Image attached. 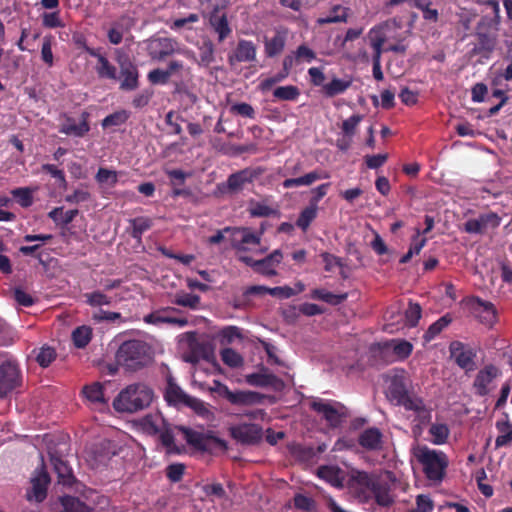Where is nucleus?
<instances>
[{
  "label": "nucleus",
  "mask_w": 512,
  "mask_h": 512,
  "mask_svg": "<svg viewBox=\"0 0 512 512\" xmlns=\"http://www.w3.org/2000/svg\"><path fill=\"white\" fill-rule=\"evenodd\" d=\"M32 488L27 493L29 500L34 499L41 502L46 497L47 486L49 484V476L43 467L37 469L31 479Z\"/></svg>",
  "instance_id": "obj_15"
},
{
  "label": "nucleus",
  "mask_w": 512,
  "mask_h": 512,
  "mask_svg": "<svg viewBox=\"0 0 512 512\" xmlns=\"http://www.w3.org/2000/svg\"><path fill=\"white\" fill-rule=\"evenodd\" d=\"M496 428L500 433L495 440L496 448L508 446L512 442V424L508 415L503 421H497Z\"/></svg>",
  "instance_id": "obj_30"
},
{
  "label": "nucleus",
  "mask_w": 512,
  "mask_h": 512,
  "mask_svg": "<svg viewBox=\"0 0 512 512\" xmlns=\"http://www.w3.org/2000/svg\"><path fill=\"white\" fill-rule=\"evenodd\" d=\"M255 174L252 170L244 169L229 176L227 186L230 191L238 192L243 189L245 184L252 182Z\"/></svg>",
  "instance_id": "obj_27"
},
{
  "label": "nucleus",
  "mask_w": 512,
  "mask_h": 512,
  "mask_svg": "<svg viewBox=\"0 0 512 512\" xmlns=\"http://www.w3.org/2000/svg\"><path fill=\"white\" fill-rule=\"evenodd\" d=\"M22 207H28L32 204V190L29 188H16L11 191Z\"/></svg>",
  "instance_id": "obj_63"
},
{
  "label": "nucleus",
  "mask_w": 512,
  "mask_h": 512,
  "mask_svg": "<svg viewBox=\"0 0 512 512\" xmlns=\"http://www.w3.org/2000/svg\"><path fill=\"white\" fill-rule=\"evenodd\" d=\"M248 212L253 217H269L279 214L278 208L276 206H270L266 200L250 201Z\"/></svg>",
  "instance_id": "obj_31"
},
{
  "label": "nucleus",
  "mask_w": 512,
  "mask_h": 512,
  "mask_svg": "<svg viewBox=\"0 0 512 512\" xmlns=\"http://www.w3.org/2000/svg\"><path fill=\"white\" fill-rule=\"evenodd\" d=\"M95 70L100 78L116 80L117 69L110 61L104 56L99 57V62L95 66Z\"/></svg>",
  "instance_id": "obj_38"
},
{
  "label": "nucleus",
  "mask_w": 512,
  "mask_h": 512,
  "mask_svg": "<svg viewBox=\"0 0 512 512\" xmlns=\"http://www.w3.org/2000/svg\"><path fill=\"white\" fill-rule=\"evenodd\" d=\"M143 429L149 434H158L164 426L160 415H147L142 420Z\"/></svg>",
  "instance_id": "obj_47"
},
{
  "label": "nucleus",
  "mask_w": 512,
  "mask_h": 512,
  "mask_svg": "<svg viewBox=\"0 0 512 512\" xmlns=\"http://www.w3.org/2000/svg\"><path fill=\"white\" fill-rule=\"evenodd\" d=\"M95 179L103 188L110 189L116 185L118 181V173L107 168H100Z\"/></svg>",
  "instance_id": "obj_39"
},
{
  "label": "nucleus",
  "mask_w": 512,
  "mask_h": 512,
  "mask_svg": "<svg viewBox=\"0 0 512 512\" xmlns=\"http://www.w3.org/2000/svg\"><path fill=\"white\" fill-rule=\"evenodd\" d=\"M411 451L422 464L424 473L429 480L437 482L442 480L448 465L447 457L443 452L419 444L413 446Z\"/></svg>",
  "instance_id": "obj_3"
},
{
  "label": "nucleus",
  "mask_w": 512,
  "mask_h": 512,
  "mask_svg": "<svg viewBox=\"0 0 512 512\" xmlns=\"http://www.w3.org/2000/svg\"><path fill=\"white\" fill-rule=\"evenodd\" d=\"M116 61L120 68V88L122 90H135L138 87V69L129 57L120 49L115 50Z\"/></svg>",
  "instance_id": "obj_7"
},
{
  "label": "nucleus",
  "mask_w": 512,
  "mask_h": 512,
  "mask_svg": "<svg viewBox=\"0 0 512 512\" xmlns=\"http://www.w3.org/2000/svg\"><path fill=\"white\" fill-rule=\"evenodd\" d=\"M230 242L239 257L240 255H244L246 251L260 244L261 233L256 234L247 227L233 228Z\"/></svg>",
  "instance_id": "obj_8"
},
{
  "label": "nucleus",
  "mask_w": 512,
  "mask_h": 512,
  "mask_svg": "<svg viewBox=\"0 0 512 512\" xmlns=\"http://www.w3.org/2000/svg\"><path fill=\"white\" fill-rule=\"evenodd\" d=\"M478 43L475 50L478 52H492L496 46V37L485 33H479L477 35Z\"/></svg>",
  "instance_id": "obj_53"
},
{
  "label": "nucleus",
  "mask_w": 512,
  "mask_h": 512,
  "mask_svg": "<svg viewBox=\"0 0 512 512\" xmlns=\"http://www.w3.org/2000/svg\"><path fill=\"white\" fill-rule=\"evenodd\" d=\"M420 232L417 230L416 236L413 238V241L410 245L408 252L402 256L400 259L401 263H407L414 256L418 255L422 248L426 245V238H420Z\"/></svg>",
  "instance_id": "obj_51"
},
{
  "label": "nucleus",
  "mask_w": 512,
  "mask_h": 512,
  "mask_svg": "<svg viewBox=\"0 0 512 512\" xmlns=\"http://www.w3.org/2000/svg\"><path fill=\"white\" fill-rule=\"evenodd\" d=\"M245 380L249 385L255 387H274L279 383V379L275 375L268 373L267 370H262L258 373L247 374L245 376Z\"/></svg>",
  "instance_id": "obj_26"
},
{
  "label": "nucleus",
  "mask_w": 512,
  "mask_h": 512,
  "mask_svg": "<svg viewBox=\"0 0 512 512\" xmlns=\"http://www.w3.org/2000/svg\"><path fill=\"white\" fill-rule=\"evenodd\" d=\"M316 216L317 205L311 204L302 210V212L299 215V218L296 221V225L303 231H306L311 222L316 218Z\"/></svg>",
  "instance_id": "obj_45"
},
{
  "label": "nucleus",
  "mask_w": 512,
  "mask_h": 512,
  "mask_svg": "<svg viewBox=\"0 0 512 512\" xmlns=\"http://www.w3.org/2000/svg\"><path fill=\"white\" fill-rule=\"evenodd\" d=\"M214 46L210 41H205L199 47V59L198 64L203 67H208L212 62H214Z\"/></svg>",
  "instance_id": "obj_48"
},
{
  "label": "nucleus",
  "mask_w": 512,
  "mask_h": 512,
  "mask_svg": "<svg viewBox=\"0 0 512 512\" xmlns=\"http://www.w3.org/2000/svg\"><path fill=\"white\" fill-rule=\"evenodd\" d=\"M146 323L156 324V323H172L178 325L179 327H184L188 324V321L184 318H171V317H162L158 313H151L144 318Z\"/></svg>",
  "instance_id": "obj_52"
},
{
  "label": "nucleus",
  "mask_w": 512,
  "mask_h": 512,
  "mask_svg": "<svg viewBox=\"0 0 512 512\" xmlns=\"http://www.w3.org/2000/svg\"><path fill=\"white\" fill-rule=\"evenodd\" d=\"M348 8L342 5H334L329 11V14L324 17H320L317 19V24L322 26L331 23H342L346 22L348 18Z\"/></svg>",
  "instance_id": "obj_29"
},
{
  "label": "nucleus",
  "mask_w": 512,
  "mask_h": 512,
  "mask_svg": "<svg viewBox=\"0 0 512 512\" xmlns=\"http://www.w3.org/2000/svg\"><path fill=\"white\" fill-rule=\"evenodd\" d=\"M477 305L479 309H482V312L484 313V315L482 316V321L487 324H492L496 319V310L493 304L478 299Z\"/></svg>",
  "instance_id": "obj_62"
},
{
  "label": "nucleus",
  "mask_w": 512,
  "mask_h": 512,
  "mask_svg": "<svg viewBox=\"0 0 512 512\" xmlns=\"http://www.w3.org/2000/svg\"><path fill=\"white\" fill-rule=\"evenodd\" d=\"M316 58V53L307 45H300L295 51L285 56L283 66L286 70H291L294 66L302 63H310Z\"/></svg>",
  "instance_id": "obj_18"
},
{
  "label": "nucleus",
  "mask_w": 512,
  "mask_h": 512,
  "mask_svg": "<svg viewBox=\"0 0 512 512\" xmlns=\"http://www.w3.org/2000/svg\"><path fill=\"white\" fill-rule=\"evenodd\" d=\"M55 357V350L51 347L44 346L37 353L36 361L41 367H48L54 361Z\"/></svg>",
  "instance_id": "obj_60"
},
{
  "label": "nucleus",
  "mask_w": 512,
  "mask_h": 512,
  "mask_svg": "<svg viewBox=\"0 0 512 512\" xmlns=\"http://www.w3.org/2000/svg\"><path fill=\"white\" fill-rule=\"evenodd\" d=\"M382 433L378 428L372 427L359 435V444L367 450H380L382 448Z\"/></svg>",
  "instance_id": "obj_21"
},
{
  "label": "nucleus",
  "mask_w": 512,
  "mask_h": 512,
  "mask_svg": "<svg viewBox=\"0 0 512 512\" xmlns=\"http://www.w3.org/2000/svg\"><path fill=\"white\" fill-rule=\"evenodd\" d=\"M231 436L244 444H254L262 438V429L257 424H239L230 428Z\"/></svg>",
  "instance_id": "obj_14"
},
{
  "label": "nucleus",
  "mask_w": 512,
  "mask_h": 512,
  "mask_svg": "<svg viewBox=\"0 0 512 512\" xmlns=\"http://www.w3.org/2000/svg\"><path fill=\"white\" fill-rule=\"evenodd\" d=\"M153 352L146 342L129 340L124 342L116 353V361L126 370L136 371L152 362Z\"/></svg>",
  "instance_id": "obj_1"
},
{
  "label": "nucleus",
  "mask_w": 512,
  "mask_h": 512,
  "mask_svg": "<svg viewBox=\"0 0 512 512\" xmlns=\"http://www.w3.org/2000/svg\"><path fill=\"white\" fill-rule=\"evenodd\" d=\"M186 406L193 409L196 414L207 421H212L214 419V413L212 412L210 405L198 398H188Z\"/></svg>",
  "instance_id": "obj_35"
},
{
  "label": "nucleus",
  "mask_w": 512,
  "mask_h": 512,
  "mask_svg": "<svg viewBox=\"0 0 512 512\" xmlns=\"http://www.w3.org/2000/svg\"><path fill=\"white\" fill-rule=\"evenodd\" d=\"M287 33L284 30H277L271 38L264 42L265 54L267 57H275L280 54L286 44Z\"/></svg>",
  "instance_id": "obj_22"
},
{
  "label": "nucleus",
  "mask_w": 512,
  "mask_h": 512,
  "mask_svg": "<svg viewBox=\"0 0 512 512\" xmlns=\"http://www.w3.org/2000/svg\"><path fill=\"white\" fill-rule=\"evenodd\" d=\"M264 396L253 391H233L230 403L234 405H254L263 401Z\"/></svg>",
  "instance_id": "obj_28"
},
{
  "label": "nucleus",
  "mask_w": 512,
  "mask_h": 512,
  "mask_svg": "<svg viewBox=\"0 0 512 512\" xmlns=\"http://www.w3.org/2000/svg\"><path fill=\"white\" fill-rule=\"evenodd\" d=\"M398 404L403 405L407 410L413 411L422 422L430 419V410L423 400L418 397L407 395Z\"/></svg>",
  "instance_id": "obj_23"
},
{
  "label": "nucleus",
  "mask_w": 512,
  "mask_h": 512,
  "mask_svg": "<svg viewBox=\"0 0 512 512\" xmlns=\"http://www.w3.org/2000/svg\"><path fill=\"white\" fill-rule=\"evenodd\" d=\"M52 43H53L52 36H45L43 38V43H42V48H41V59L49 67L53 66V64H54Z\"/></svg>",
  "instance_id": "obj_57"
},
{
  "label": "nucleus",
  "mask_w": 512,
  "mask_h": 512,
  "mask_svg": "<svg viewBox=\"0 0 512 512\" xmlns=\"http://www.w3.org/2000/svg\"><path fill=\"white\" fill-rule=\"evenodd\" d=\"M147 52L153 60L161 61L175 54L182 53L188 58L195 59L194 53L190 50H181L178 43L171 38L158 37L147 41Z\"/></svg>",
  "instance_id": "obj_5"
},
{
  "label": "nucleus",
  "mask_w": 512,
  "mask_h": 512,
  "mask_svg": "<svg viewBox=\"0 0 512 512\" xmlns=\"http://www.w3.org/2000/svg\"><path fill=\"white\" fill-rule=\"evenodd\" d=\"M451 355L462 369L473 370L474 354L470 349H465L460 343H453L451 345Z\"/></svg>",
  "instance_id": "obj_20"
},
{
  "label": "nucleus",
  "mask_w": 512,
  "mask_h": 512,
  "mask_svg": "<svg viewBox=\"0 0 512 512\" xmlns=\"http://www.w3.org/2000/svg\"><path fill=\"white\" fill-rule=\"evenodd\" d=\"M317 475L335 487H342L345 480V473L336 466H321Z\"/></svg>",
  "instance_id": "obj_25"
},
{
  "label": "nucleus",
  "mask_w": 512,
  "mask_h": 512,
  "mask_svg": "<svg viewBox=\"0 0 512 512\" xmlns=\"http://www.w3.org/2000/svg\"><path fill=\"white\" fill-rule=\"evenodd\" d=\"M283 254L280 250H274L270 255L261 259L254 260L246 255H240L239 260L252 267L257 273L265 276H275L277 274L276 266L282 261Z\"/></svg>",
  "instance_id": "obj_9"
},
{
  "label": "nucleus",
  "mask_w": 512,
  "mask_h": 512,
  "mask_svg": "<svg viewBox=\"0 0 512 512\" xmlns=\"http://www.w3.org/2000/svg\"><path fill=\"white\" fill-rule=\"evenodd\" d=\"M370 490L379 505L388 506L392 503L393 499L386 484L375 481Z\"/></svg>",
  "instance_id": "obj_37"
},
{
  "label": "nucleus",
  "mask_w": 512,
  "mask_h": 512,
  "mask_svg": "<svg viewBox=\"0 0 512 512\" xmlns=\"http://www.w3.org/2000/svg\"><path fill=\"white\" fill-rule=\"evenodd\" d=\"M322 178H327V175H321L317 171H312V172H310L304 176L298 177V178L286 179L283 182V187L288 189V188L297 187V186H309L312 183H314L315 181L322 179Z\"/></svg>",
  "instance_id": "obj_33"
},
{
  "label": "nucleus",
  "mask_w": 512,
  "mask_h": 512,
  "mask_svg": "<svg viewBox=\"0 0 512 512\" xmlns=\"http://www.w3.org/2000/svg\"><path fill=\"white\" fill-rule=\"evenodd\" d=\"M89 129L87 114L83 113L80 120L65 117L60 123L59 132L68 136L83 137Z\"/></svg>",
  "instance_id": "obj_17"
},
{
  "label": "nucleus",
  "mask_w": 512,
  "mask_h": 512,
  "mask_svg": "<svg viewBox=\"0 0 512 512\" xmlns=\"http://www.w3.org/2000/svg\"><path fill=\"white\" fill-rule=\"evenodd\" d=\"M61 503L63 512H90V508L85 503L72 496L63 497Z\"/></svg>",
  "instance_id": "obj_46"
},
{
  "label": "nucleus",
  "mask_w": 512,
  "mask_h": 512,
  "mask_svg": "<svg viewBox=\"0 0 512 512\" xmlns=\"http://www.w3.org/2000/svg\"><path fill=\"white\" fill-rule=\"evenodd\" d=\"M257 47L249 40L241 39L238 41L236 47L228 54V63L230 66H235L238 63L253 62L256 60Z\"/></svg>",
  "instance_id": "obj_12"
},
{
  "label": "nucleus",
  "mask_w": 512,
  "mask_h": 512,
  "mask_svg": "<svg viewBox=\"0 0 512 512\" xmlns=\"http://www.w3.org/2000/svg\"><path fill=\"white\" fill-rule=\"evenodd\" d=\"M88 401L96 407H102L107 403L104 396L103 386L100 383H93L86 386L83 390Z\"/></svg>",
  "instance_id": "obj_32"
},
{
  "label": "nucleus",
  "mask_w": 512,
  "mask_h": 512,
  "mask_svg": "<svg viewBox=\"0 0 512 512\" xmlns=\"http://www.w3.org/2000/svg\"><path fill=\"white\" fill-rule=\"evenodd\" d=\"M153 400V391L143 383H134L123 389L113 401L118 412L134 413L147 408Z\"/></svg>",
  "instance_id": "obj_2"
},
{
  "label": "nucleus",
  "mask_w": 512,
  "mask_h": 512,
  "mask_svg": "<svg viewBox=\"0 0 512 512\" xmlns=\"http://www.w3.org/2000/svg\"><path fill=\"white\" fill-rule=\"evenodd\" d=\"M179 431L187 443L198 451L216 454L227 449L226 441L215 436L212 432L204 433L185 427L179 428Z\"/></svg>",
  "instance_id": "obj_4"
},
{
  "label": "nucleus",
  "mask_w": 512,
  "mask_h": 512,
  "mask_svg": "<svg viewBox=\"0 0 512 512\" xmlns=\"http://www.w3.org/2000/svg\"><path fill=\"white\" fill-rule=\"evenodd\" d=\"M84 296L87 304L92 307L109 305L111 303V299L100 291L86 293Z\"/></svg>",
  "instance_id": "obj_59"
},
{
  "label": "nucleus",
  "mask_w": 512,
  "mask_h": 512,
  "mask_svg": "<svg viewBox=\"0 0 512 512\" xmlns=\"http://www.w3.org/2000/svg\"><path fill=\"white\" fill-rule=\"evenodd\" d=\"M400 29V24L395 20H388L385 23L379 25L371 29V31L378 36L379 38H383V42L387 43L390 40H395L397 42H402L404 37H402L398 30Z\"/></svg>",
  "instance_id": "obj_19"
},
{
  "label": "nucleus",
  "mask_w": 512,
  "mask_h": 512,
  "mask_svg": "<svg viewBox=\"0 0 512 512\" xmlns=\"http://www.w3.org/2000/svg\"><path fill=\"white\" fill-rule=\"evenodd\" d=\"M387 396L398 404L408 395L406 377L402 370H394L384 375Z\"/></svg>",
  "instance_id": "obj_11"
},
{
  "label": "nucleus",
  "mask_w": 512,
  "mask_h": 512,
  "mask_svg": "<svg viewBox=\"0 0 512 512\" xmlns=\"http://www.w3.org/2000/svg\"><path fill=\"white\" fill-rule=\"evenodd\" d=\"M78 215L77 209L63 211L62 208L57 207L49 212L48 216L56 223L67 225L71 223L74 218Z\"/></svg>",
  "instance_id": "obj_44"
},
{
  "label": "nucleus",
  "mask_w": 512,
  "mask_h": 512,
  "mask_svg": "<svg viewBox=\"0 0 512 512\" xmlns=\"http://www.w3.org/2000/svg\"><path fill=\"white\" fill-rule=\"evenodd\" d=\"M299 95H300L299 89L293 85L280 86V87H277L273 91V96L276 99L283 100V101L296 100Z\"/></svg>",
  "instance_id": "obj_49"
},
{
  "label": "nucleus",
  "mask_w": 512,
  "mask_h": 512,
  "mask_svg": "<svg viewBox=\"0 0 512 512\" xmlns=\"http://www.w3.org/2000/svg\"><path fill=\"white\" fill-rule=\"evenodd\" d=\"M210 23L214 31L218 34L219 42H222L231 34V28L229 27L227 18L225 15L213 16Z\"/></svg>",
  "instance_id": "obj_42"
},
{
  "label": "nucleus",
  "mask_w": 512,
  "mask_h": 512,
  "mask_svg": "<svg viewBox=\"0 0 512 512\" xmlns=\"http://www.w3.org/2000/svg\"><path fill=\"white\" fill-rule=\"evenodd\" d=\"M132 226V236L140 239L142 234L151 228L152 220L148 217H137L130 221Z\"/></svg>",
  "instance_id": "obj_50"
},
{
  "label": "nucleus",
  "mask_w": 512,
  "mask_h": 512,
  "mask_svg": "<svg viewBox=\"0 0 512 512\" xmlns=\"http://www.w3.org/2000/svg\"><path fill=\"white\" fill-rule=\"evenodd\" d=\"M449 434L450 430L444 423H433L429 428L430 441L435 445L446 443Z\"/></svg>",
  "instance_id": "obj_34"
},
{
  "label": "nucleus",
  "mask_w": 512,
  "mask_h": 512,
  "mask_svg": "<svg viewBox=\"0 0 512 512\" xmlns=\"http://www.w3.org/2000/svg\"><path fill=\"white\" fill-rule=\"evenodd\" d=\"M191 397L192 396L186 394L183 390L174 384L170 383L167 388L166 398L169 402L183 403L187 405V399Z\"/></svg>",
  "instance_id": "obj_54"
},
{
  "label": "nucleus",
  "mask_w": 512,
  "mask_h": 512,
  "mask_svg": "<svg viewBox=\"0 0 512 512\" xmlns=\"http://www.w3.org/2000/svg\"><path fill=\"white\" fill-rule=\"evenodd\" d=\"M350 86V80L334 78L329 83L323 85V92L328 97H334L344 93Z\"/></svg>",
  "instance_id": "obj_36"
},
{
  "label": "nucleus",
  "mask_w": 512,
  "mask_h": 512,
  "mask_svg": "<svg viewBox=\"0 0 512 512\" xmlns=\"http://www.w3.org/2000/svg\"><path fill=\"white\" fill-rule=\"evenodd\" d=\"M313 299L322 300L331 305H337L347 298V294H334L325 289H314L311 292Z\"/></svg>",
  "instance_id": "obj_40"
},
{
  "label": "nucleus",
  "mask_w": 512,
  "mask_h": 512,
  "mask_svg": "<svg viewBox=\"0 0 512 512\" xmlns=\"http://www.w3.org/2000/svg\"><path fill=\"white\" fill-rule=\"evenodd\" d=\"M175 303L180 306L195 309L200 303V297L191 293L178 294L175 297Z\"/></svg>",
  "instance_id": "obj_61"
},
{
  "label": "nucleus",
  "mask_w": 512,
  "mask_h": 512,
  "mask_svg": "<svg viewBox=\"0 0 512 512\" xmlns=\"http://www.w3.org/2000/svg\"><path fill=\"white\" fill-rule=\"evenodd\" d=\"M158 434L162 445L168 453H180V450L174 443V436L171 430L162 428Z\"/></svg>",
  "instance_id": "obj_58"
},
{
  "label": "nucleus",
  "mask_w": 512,
  "mask_h": 512,
  "mask_svg": "<svg viewBox=\"0 0 512 512\" xmlns=\"http://www.w3.org/2000/svg\"><path fill=\"white\" fill-rule=\"evenodd\" d=\"M451 319L448 316H443L434 322L426 331L424 338L426 341L434 339L445 327L449 325Z\"/></svg>",
  "instance_id": "obj_55"
},
{
  "label": "nucleus",
  "mask_w": 512,
  "mask_h": 512,
  "mask_svg": "<svg viewBox=\"0 0 512 512\" xmlns=\"http://www.w3.org/2000/svg\"><path fill=\"white\" fill-rule=\"evenodd\" d=\"M92 338V329L89 326L77 327L72 332V341L77 348L86 347Z\"/></svg>",
  "instance_id": "obj_41"
},
{
  "label": "nucleus",
  "mask_w": 512,
  "mask_h": 512,
  "mask_svg": "<svg viewBox=\"0 0 512 512\" xmlns=\"http://www.w3.org/2000/svg\"><path fill=\"white\" fill-rule=\"evenodd\" d=\"M363 116L359 114L352 115L342 123V131L345 135L351 137L355 134L356 128L362 121Z\"/></svg>",
  "instance_id": "obj_64"
},
{
  "label": "nucleus",
  "mask_w": 512,
  "mask_h": 512,
  "mask_svg": "<svg viewBox=\"0 0 512 512\" xmlns=\"http://www.w3.org/2000/svg\"><path fill=\"white\" fill-rule=\"evenodd\" d=\"M221 360L230 368H239L243 365V357L232 348H224L220 351Z\"/></svg>",
  "instance_id": "obj_43"
},
{
  "label": "nucleus",
  "mask_w": 512,
  "mask_h": 512,
  "mask_svg": "<svg viewBox=\"0 0 512 512\" xmlns=\"http://www.w3.org/2000/svg\"><path fill=\"white\" fill-rule=\"evenodd\" d=\"M311 408L325 419L332 428L339 427L347 417L346 407L338 402L318 399L311 403Z\"/></svg>",
  "instance_id": "obj_6"
},
{
  "label": "nucleus",
  "mask_w": 512,
  "mask_h": 512,
  "mask_svg": "<svg viewBox=\"0 0 512 512\" xmlns=\"http://www.w3.org/2000/svg\"><path fill=\"white\" fill-rule=\"evenodd\" d=\"M421 318V307L417 303H409L408 308L405 310V322L409 327H414L417 325L419 319Z\"/></svg>",
  "instance_id": "obj_56"
},
{
  "label": "nucleus",
  "mask_w": 512,
  "mask_h": 512,
  "mask_svg": "<svg viewBox=\"0 0 512 512\" xmlns=\"http://www.w3.org/2000/svg\"><path fill=\"white\" fill-rule=\"evenodd\" d=\"M374 482L375 480L368 473L355 470L350 474L348 485L351 489L365 494Z\"/></svg>",
  "instance_id": "obj_24"
},
{
  "label": "nucleus",
  "mask_w": 512,
  "mask_h": 512,
  "mask_svg": "<svg viewBox=\"0 0 512 512\" xmlns=\"http://www.w3.org/2000/svg\"><path fill=\"white\" fill-rule=\"evenodd\" d=\"M501 218L495 213L481 214L479 217L469 219L464 224V230L470 234H481L487 229H494L500 225Z\"/></svg>",
  "instance_id": "obj_13"
},
{
  "label": "nucleus",
  "mask_w": 512,
  "mask_h": 512,
  "mask_svg": "<svg viewBox=\"0 0 512 512\" xmlns=\"http://www.w3.org/2000/svg\"><path fill=\"white\" fill-rule=\"evenodd\" d=\"M499 369L493 365L485 366L481 369L474 380V387L481 396L488 394L491 390V384L499 376Z\"/></svg>",
  "instance_id": "obj_16"
},
{
  "label": "nucleus",
  "mask_w": 512,
  "mask_h": 512,
  "mask_svg": "<svg viewBox=\"0 0 512 512\" xmlns=\"http://www.w3.org/2000/svg\"><path fill=\"white\" fill-rule=\"evenodd\" d=\"M20 372L15 361L7 359L0 365V397H5L19 385Z\"/></svg>",
  "instance_id": "obj_10"
}]
</instances>
